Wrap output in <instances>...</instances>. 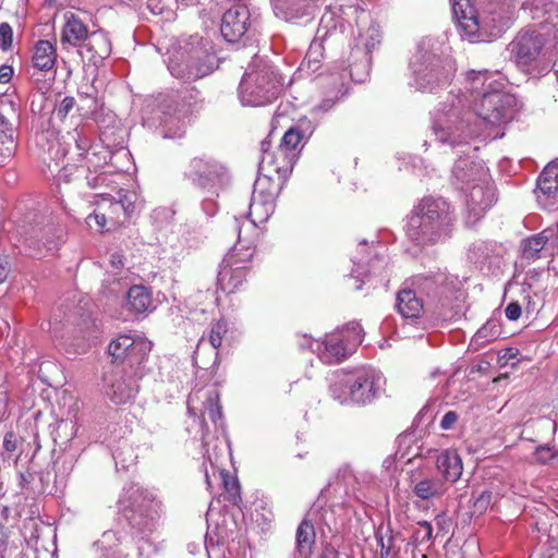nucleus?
I'll return each mask as SVG.
<instances>
[{"instance_id": "obj_1", "label": "nucleus", "mask_w": 558, "mask_h": 558, "mask_svg": "<svg viewBox=\"0 0 558 558\" xmlns=\"http://www.w3.org/2000/svg\"><path fill=\"white\" fill-rule=\"evenodd\" d=\"M487 70L466 74V96L453 97L434 116L433 132L438 142L451 147L466 146L468 140L480 136L483 129L507 123L512 119L514 98L504 92L505 83Z\"/></svg>"}, {"instance_id": "obj_2", "label": "nucleus", "mask_w": 558, "mask_h": 558, "mask_svg": "<svg viewBox=\"0 0 558 558\" xmlns=\"http://www.w3.org/2000/svg\"><path fill=\"white\" fill-rule=\"evenodd\" d=\"M453 19L462 38L490 41L509 27L513 12L500 0H450Z\"/></svg>"}, {"instance_id": "obj_3", "label": "nucleus", "mask_w": 558, "mask_h": 558, "mask_svg": "<svg viewBox=\"0 0 558 558\" xmlns=\"http://www.w3.org/2000/svg\"><path fill=\"white\" fill-rule=\"evenodd\" d=\"M456 215L444 197H423L408 215L407 235L415 245H434L451 236Z\"/></svg>"}, {"instance_id": "obj_4", "label": "nucleus", "mask_w": 558, "mask_h": 558, "mask_svg": "<svg viewBox=\"0 0 558 558\" xmlns=\"http://www.w3.org/2000/svg\"><path fill=\"white\" fill-rule=\"evenodd\" d=\"M545 38L536 31L520 32L509 44L508 50L515 65L531 77H539L551 69L544 52Z\"/></svg>"}, {"instance_id": "obj_5", "label": "nucleus", "mask_w": 558, "mask_h": 558, "mask_svg": "<svg viewBox=\"0 0 558 558\" xmlns=\"http://www.w3.org/2000/svg\"><path fill=\"white\" fill-rule=\"evenodd\" d=\"M355 45L351 49V57L360 58V62L351 68V82L363 83L369 75L372 50L380 44L379 25L373 20L371 13L363 8L355 9Z\"/></svg>"}, {"instance_id": "obj_6", "label": "nucleus", "mask_w": 558, "mask_h": 558, "mask_svg": "<svg viewBox=\"0 0 558 558\" xmlns=\"http://www.w3.org/2000/svg\"><path fill=\"white\" fill-rule=\"evenodd\" d=\"M410 64L413 70L415 86L422 92L432 93L447 85L454 72L450 59L440 58L428 51L423 44L418 45Z\"/></svg>"}, {"instance_id": "obj_7", "label": "nucleus", "mask_w": 558, "mask_h": 558, "mask_svg": "<svg viewBox=\"0 0 558 558\" xmlns=\"http://www.w3.org/2000/svg\"><path fill=\"white\" fill-rule=\"evenodd\" d=\"M151 350V342L146 338L123 333L112 339L107 348L112 363L129 367L130 372L137 371V375L144 372V364Z\"/></svg>"}, {"instance_id": "obj_8", "label": "nucleus", "mask_w": 558, "mask_h": 558, "mask_svg": "<svg viewBox=\"0 0 558 558\" xmlns=\"http://www.w3.org/2000/svg\"><path fill=\"white\" fill-rule=\"evenodd\" d=\"M357 255L351 269L354 290L361 291L365 284L372 286L377 279L380 282L386 279L388 258L385 255L371 247L366 241L359 244Z\"/></svg>"}, {"instance_id": "obj_9", "label": "nucleus", "mask_w": 558, "mask_h": 558, "mask_svg": "<svg viewBox=\"0 0 558 558\" xmlns=\"http://www.w3.org/2000/svg\"><path fill=\"white\" fill-rule=\"evenodd\" d=\"M385 379L373 367L362 366L351 371V405L363 408L380 395Z\"/></svg>"}, {"instance_id": "obj_10", "label": "nucleus", "mask_w": 558, "mask_h": 558, "mask_svg": "<svg viewBox=\"0 0 558 558\" xmlns=\"http://www.w3.org/2000/svg\"><path fill=\"white\" fill-rule=\"evenodd\" d=\"M465 195L466 215L465 223L474 226L480 221L486 211L496 202V189L489 181V175L485 180L470 186Z\"/></svg>"}, {"instance_id": "obj_11", "label": "nucleus", "mask_w": 558, "mask_h": 558, "mask_svg": "<svg viewBox=\"0 0 558 558\" xmlns=\"http://www.w3.org/2000/svg\"><path fill=\"white\" fill-rule=\"evenodd\" d=\"M86 223L89 228H96L97 231L113 232L129 223L125 214L116 199L104 197L97 203L94 211L86 217Z\"/></svg>"}, {"instance_id": "obj_12", "label": "nucleus", "mask_w": 558, "mask_h": 558, "mask_svg": "<svg viewBox=\"0 0 558 558\" xmlns=\"http://www.w3.org/2000/svg\"><path fill=\"white\" fill-rule=\"evenodd\" d=\"M262 157L259 168L267 175H277L278 179L287 178L293 169L296 157L286 150L280 144L272 148L269 140L260 142Z\"/></svg>"}, {"instance_id": "obj_13", "label": "nucleus", "mask_w": 558, "mask_h": 558, "mask_svg": "<svg viewBox=\"0 0 558 558\" xmlns=\"http://www.w3.org/2000/svg\"><path fill=\"white\" fill-rule=\"evenodd\" d=\"M143 375L144 372L137 375V371L130 372L126 368L113 372L109 378L107 396L116 404L132 402L138 392V380Z\"/></svg>"}, {"instance_id": "obj_14", "label": "nucleus", "mask_w": 558, "mask_h": 558, "mask_svg": "<svg viewBox=\"0 0 558 558\" xmlns=\"http://www.w3.org/2000/svg\"><path fill=\"white\" fill-rule=\"evenodd\" d=\"M251 25V12L246 4L235 3L221 19V35L229 43H238Z\"/></svg>"}, {"instance_id": "obj_15", "label": "nucleus", "mask_w": 558, "mask_h": 558, "mask_svg": "<svg viewBox=\"0 0 558 558\" xmlns=\"http://www.w3.org/2000/svg\"><path fill=\"white\" fill-rule=\"evenodd\" d=\"M502 247L496 242L475 241L468 251V258L477 265L481 270L493 271L499 269L501 264Z\"/></svg>"}, {"instance_id": "obj_16", "label": "nucleus", "mask_w": 558, "mask_h": 558, "mask_svg": "<svg viewBox=\"0 0 558 558\" xmlns=\"http://www.w3.org/2000/svg\"><path fill=\"white\" fill-rule=\"evenodd\" d=\"M454 184L462 191L488 177V170L481 163L468 158H459L452 168Z\"/></svg>"}, {"instance_id": "obj_17", "label": "nucleus", "mask_w": 558, "mask_h": 558, "mask_svg": "<svg viewBox=\"0 0 558 558\" xmlns=\"http://www.w3.org/2000/svg\"><path fill=\"white\" fill-rule=\"evenodd\" d=\"M250 268L229 260H223L217 277V284L221 291L232 294L242 290L247 282Z\"/></svg>"}, {"instance_id": "obj_18", "label": "nucleus", "mask_w": 558, "mask_h": 558, "mask_svg": "<svg viewBox=\"0 0 558 558\" xmlns=\"http://www.w3.org/2000/svg\"><path fill=\"white\" fill-rule=\"evenodd\" d=\"M411 286L417 294L426 295L433 301L442 304L448 290L444 274L416 275L411 278Z\"/></svg>"}, {"instance_id": "obj_19", "label": "nucleus", "mask_w": 558, "mask_h": 558, "mask_svg": "<svg viewBox=\"0 0 558 558\" xmlns=\"http://www.w3.org/2000/svg\"><path fill=\"white\" fill-rule=\"evenodd\" d=\"M436 468L445 483H457L463 472L462 459L456 450L446 449L436 458Z\"/></svg>"}, {"instance_id": "obj_20", "label": "nucleus", "mask_w": 558, "mask_h": 558, "mask_svg": "<svg viewBox=\"0 0 558 558\" xmlns=\"http://www.w3.org/2000/svg\"><path fill=\"white\" fill-rule=\"evenodd\" d=\"M56 44L48 39L37 40L32 48L31 63L39 72L47 73L51 71L57 63Z\"/></svg>"}, {"instance_id": "obj_21", "label": "nucleus", "mask_w": 558, "mask_h": 558, "mask_svg": "<svg viewBox=\"0 0 558 558\" xmlns=\"http://www.w3.org/2000/svg\"><path fill=\"white\" fill-rule=\"evenodd\" d=\"M64 20L65 23L61 31V43L78 47L82 43L86 41L90 33L85 23L72 12H66Z\"/></svg>"}, {"instance_id": "obj_22", "label": "nucleus", "mask_w": 558, "mask_h": 558, "mask_svg": "<svg viewBox=\"0 0 558 558\" xmlns=\"http://www.w3.org/2000/svg\"><path fill=\"white\" fill-rule=\"evenodd\" d=\"M537 198L545 197L550 206L558 204V165H548L544 168L537 180Z\"/></svg>"}, {"instance_id": "obj_23", "label": "nucleus", "mask_w": 558, "mask_h": 558, "mask_svg": "<svg viewBox=\"0 0 558 558\" xmlns=\"http://www.w3.org/2000/svg\"><path fill=\"white\" fill-rule=\"evenodd\" d=\"M312 134L310 126L303 128L301 123L293 124L283 133L280 145L298 158Z\"/></svg>"}, {"instance_id": "obj_24", "label": "nucleus", "mask_w": 558, "mask_h": 558, "mask_svg": "<svg viewBox=\"0 0 558 558\" xmlns=\"http://www.w3.org/2000/svg\"><path fill=\"white\" fill-rule=\"evenodd\" d=\"M448 489V485L438 476H423L417 480H413V494L422 499H437L442 497Z\"/></svg>"}, {"instance_id": "obj_25", "label": "nucleus", "mask_w": 558, "mask_h": 558, "mask_svg": "<svg viewBox=\"0 0 558 558\" xmlns=\"http://www.w3.org/2000/svg\"><path fill=\"white\" fill-rule=\"evenodd\" d=\"M396 306L400 315L409 319L420 318L424 311L422 299L412 288H403L398 292Z\"/></svg>"}, {"instance_id": "obj_26", "label": "nucleus", "mask_w": 558, "mask_h": 558, "mask_svg": "<svg viewBox=\"0 0 558 558\" xmlns=\"http://www.w3.org/2000/svg\"><path fill=\"white\" fill-rule=\"evenodd\" d=\"M128 520L131 527L136 533L149 535L156 530L158 513L151 507L144 508L141 506L138 509L132 511Z\"/></svg>"}, {"instance_id": "obj_27", "label": "nucleus", "mask_w": 558, "mask_h": 558, "mask_svg": "<svg viewBox=\"0 0 558 558\" xmlns=\"http://www.w3.org/2000/svg\"><path fill=\"white\" fill-rule=\"evenodd\" d=\"M347 356V339L342 332L337 331L328 335L325 340V351L322 359L329 364L339 363Z\"/></svg>"}, {"instance_id": "obj_28", "label": "nucleus", "mask_w": 558, "mask_h": 558, "mask_svg": "<svg viewBox=\"0 0 558 558\" xmlns=\"http://www.w3.org/2000/svg\"><path fill=\"white\" fill-rule=\"evenodd\" d=\"M85 47L90 53V60L97 62L108 58L111 53V41L104 31L92 32L86 39Z\"/></svg>"}, {"instance_id": "obj_29", "label": "nucleus", "mask_w": 558, "mask_h": 558, "mask_svg": "<svg viewBox=\"0 0 558 558\" xmlns=\"http://www.w3.org/2000/svg\"><path fill=\"white\" fill-rule=\"evenodd\" d=\"M15 149V130L12 124L0 114V167L14 155Z\"/></svg>"}, {"instance_id": "obj_30", "label": "nucleus", "mask_w": 558, "mask_h": 558, "mask_svg": "<svg viewBox=\"0 0 558 558\" xmlns=\"http://www.w3.org/2000/svg\"><path fill=\"white\" fill-rule=\"evenodd\" d=\"M551 230L546 229L537 234L531 235L521 242L522 257L527 260H534L539 257V253L548 242Z\"/></svg>"}, {"instance_id": "obj_31", "label": "nucleus", "mask_w": 558, "mask_h": 558, "mask_svg": "<svg viewBox=\"0 0 558 558\" xmlns=\"http://www.w3.org/2000/svg\"><path fill=\"white\" fill-rule=\"evenodd\" d=\"M151 293L144 286H132L128 292V307L135 314H143L151 306Z\"/></svg>"}, {"instance_id": "obj_32", "label": "nucleus", "mask_w": 558, "mask_h": 558, "mask_svg": "<svg viewBox=\"0 0 558 558\" xmlns=\"http://www.w3.org/2000/svg\"><path fill=\"white\" fill-rule=\"evenodd\" d=\"M316 542V532L308 519H303L296 530V548L300 555L307 556Z\"/></svg>"}, {"instance_id": "obj_33", "label": "nucleus", "mask_w": 558, "mask_h": 558, "mask_svg": "<svg viewBox=\"0 0 558 558\" xmlns=\"http://www.w3.org/2000/svg\"><path fill=\"white\" fill-rule=\"evenodd\" d=\"M259 184L260 183L257 182L255 184V187L253 191L252 201H251V205H250V215L251 216L255 215L260 220H263L264 219L263 216H265V218H267L269 216V214L272 211L275 196H274V194L269 193L264 198L263 191H260L258 187Z\"/></svg>"}, {"instance_id": "obj_34", "label": "nucleus", "mask_w": 558, "mask_h": 558, "mask_svg": "<svg viewBox=\"0 0 558 558\" xmlns=\"http://www.w3.org/2000/svg\"><path fill=\"white\" fill-rule=\"evenodd\" d=\"M120 544L119 534L113 530H108L94 543V547L100 553L99 558H118Z\"/></svg>"}, {"instance_id": "obj_35", "label": "nucleus", "mask_w": 558, "mask_h": 558, "mask_svg": "<svg viewBox=\"0 0 558 558\" xmlns=\"http://www.w3.org/2000/svg\"><path fill=\"white\" fill-rule=\"evenodd\" d=\"M501 333V324L498 319H488L473 336L471 345L482 348L496 340Z\"/></svg>"}, {"instance_id": "obj_36", "label": "nucleus", "mask_w": 558, "mask_h": 558, "mask_svg": "<svg viewBox=\"0 0 558 558\" xmlns=\"http://www.w3.org/2000/svg\"><path fill=\"white\" fill-rule=\"evenodd\" d=\"M219 477L223 487V497L234 506L242 501L240 482L235 475L228 470H220Z\"/></svg>"}, {"instance_id": "obj_37", "label": "nucleus", "mask_w": 558, "mask_h": 558, "mask_svg": "<svg viewBox=\"0 0 558 558\" xmlns=\"http://www.w3.org/2000/svg\"><path fill=\"white\" fill-rule=\"evenodd\" d=\"M254 253L255 246L252 243H245L241 238H239L226 260L240 265L250 262L254 256Z\"/></svg>"}, {"instance_id": "obj_38", "label": "nucleus", "mask_w": 558, "mask_h": 558, "mask_svg": "<svg viewBox=\"0 0 558 558\" xmlns=\"http://www.w3.org/2000/svg\"><path fill=\"white\" fill-rule=\"evenodd\" d=\"M533 456L538 464L546 465L558 457V451H555L554 446L550 444H545L537 446Z\"/></svg>"}, {"instance_id": "obj_39", "label": "nucleus", "mask_w": 558, "mask_h": 558, "mask_svg": "<svg viewBox=\"0 0 558 558\" xmlns=\"http://www.w3.org/2000/svg\"><path fill=\"white\" fill-rule=\"evenodd\" d=\"M227 331L228 327L225 320H217L213 324L208 336V340L213 348L218 349L222 344V340Z\"/></svg>"}, {"instance_id": "obj_40", "label": "nucleus", "mask_w": 558, "mask_h": 558, "mask_svg": "<svg viewBox=\"0 0 558 558\" xmlns=\"http://www.w3.org/2000/svg\"><path fill=\"white\" fill-rule=\"evenodd\" d=\"M492 502V492L483 490L473 501L471 511L473 515L483 514Z\"/></svg>"}, {"instance_id": "obj_41", "label": "nucleus", "mask_w": 558, "mask_h": 558, "mask_svg": "<svg viewBox=\"0 0 558 558\" xmlns=\"http://www.w3.org/2000/svg\"><path fill=\"white\" fill-rule=\"evenodd\" d=\"M433 537V526L428 521L417 522V529L414 532V541L418 544H425Z\"/></svg>"}, {"instance_id": "obj_42", "label": "nucleus", "mask_w": 558, "mask_h": 558, "mask_svg": "<svg viewBox=\"0 0 558 558\" xmlns=\"http://www.w3.org/2000/svg\"><path fill=\"white\" fill-rule=\"evenodd\" d=\"M13 45V29L7 22L0 23V50L8 51Z\"/></svg>"}, {"instance_id": "obj_43", "label": "nucleus", "mask_w": 558, "mask_h": 558, "mask_svg": "<svg viewBox=\"0 0 558 558\" xmlns=\"http://www.w3.org/2000/svg\"><path fill=\"white\" fill-rule=\"evenodd\" d=\"M519 350L514 348H505L498 352V363L501 367L511 363V366H515L519 362Z\"/></svg>"}, {"instance_id": "obj_44", "label": "nucleus", "mask_w": 558, "mask_h": 558, "mask_svg": "<svg viewBox=\"0 0 558 558\" xmlns=\"http://www.w3.org/2000/svg\"><path fill=\"white\" fill-rule=\"evenodd\" d=\"M135 194L134 193H125L123 195H120L119 201H116V204H118L120 207H122L126 220L130 222V219L135 210Z\"/></svg>"}, {"instance_id": "obj_45", "label": "nucleus", "mask_w": 558, "mask_h": 558, "mask_svg": "<svg viewBox=\"0 0 558 558\" xmlns=\"http://www.w3.org/2000/svg\"><path fill=\"white\" fill-rule=\"evenodd\" d=\"M206 411L209 415V418L216 423L219 418H221V407L218 401V396L209 395L206 399L205 403Z\"/></svg>"}, {"instance_id": "obj_46", "label": "nucleus", "mask_w": 558, "mask_h": 558, "mask_svg": "<svg viewBox=\"0 0 558 558\" xmlns=\"http://www.w3.org/2000/svg\"><path fill=\"white\" fill-rule=\"evenodd\" d=\"M377 543L380 546L379 558H395L397 551L393 549L392 536L384 538V536H377Z\"/></svg>"}, {"instance_id": "obj_47", "label": "nucleus", "mask_w": 558, "mask_h": 558, "mask_svg": "<svg viewBox=\"0 0 558 558\" xmlns=\"http://www.w3.org/2000/svg\"><path fill=\"white\" fill-rule=\"evenodd\" d=\"M75 105V99L71 96H66L62 99L60 105L56 108V114L60 120L66 118L69 112L73 109Z\"/></svg>"}, {"instance_id": "obj_48", "label": "nucleus", "mask_w": 558, "mask_h": 558, "mask_svg": "<svg viewBox=\"0 0 558 558\" xmlns=\"http://www.w3.org/2000/svg\"><path fill=\"white\" fill-rule=\"evenodd\" d=\"M522 314V307L518 301H511L505 308L506 317L511 320H518Z\"/></svg>"}, {"instance_id": "obj_49", "label": "nucleus", "mask_w": 558, "mask_h": 558, "mask_svg": "<svg viewBox=\"0 0 558 558\" xmlns=\"http://www.w3.org/2000/svg\"><path fill=\"white\" fill-rule=\"evenodd\" d=\"M459 415L454 411H448L445 413L440 421V428L444 430L451 429L454 424L458 422Z\"/></svg>"}, {"instance_id": "obj_50", "label": "nucleus", "mask_w": 558, "mask_h": 558, "mask_svg": "<svg viewBox=\"0 0 558 558\" xmlns=\"http://www.w3.org/2000/svg\"><path fill=\"white\" fill-rule=\"evenodd\" d=\"M363 341V330L359 323L351 322V344L359 345Z\"/></svg>"}, {"instance_id": "obj_51", "label": "nucleus", "mask_w": 558, "mask_h": 558, "mask_svg": "<svg viewBox=\"0 0 558 558\" xmlns=\"http://www.w3.org/2000/svg\"><path fill=\"white\" fill-rule=\"evenodd\" d=\"M13 76V68L11 65L3 64L0 66V84H7Z\"/></svg>"}, {"instance_id": "obj_52", "label": "nucleus", "mask_w": 558, "mask_h": 558, "mask_svg": "<svg viewBox=\"0 0 558 558\" xmlns=\"http://www.w3.org/2000/svg\"><path fill=\"white\" fill-rule=\"evenodd\" d=\"M110 264L116 269H121L124 266L123 255L119 252L112 253L110 255Z\"/></svg>"}, {"instance_id": "obj_53", "label": "nucleus", "mask_w": 558, "mask_h": 558, "mask_svg": "<svg viewBox=\"0 0 558 558\" xmlns=\"http://www.w3.org/2000/svg\"><path fill=\"white\" fill-rule=\"evenodd\" d=\"M3 447L7 451H14L16 449V441L14 439V435L9 433L5 435L3 440Z\"/></svg>"}, {"instance_id": "obj_54", "label": "nucleus", "mask_w": 558, "mask_h": 558, "mask_svg": "<svg viewBox=\"0 0 558 558\" xmlns=\"http://www.w3.org/2000/svg\"><path fill=\"white\" fill-rule=\"evenodd\" d=\"M191 167L195 170V171H199L202 169H207L208 168V162L205 161L204 159L202 158H194L192 161H191Z\"/></svg>"}, {"instance_id": "obj_55", "label": "nucleus", "mask_w": 558, "mask_h": 558, "mask_svg": "<svg viewBox=\"0 0 558 558\" xmlns=\"http://www.w3.org/2000/svg\"><path fill=\"white\" fill-rule=\"evenodd\" d=\"M8 262L5 259L0 258V284L5 281V279L8 278Z\"/></svg>"}, {"instance_id": "obj_56", "label": "nucleus", "mask_w": 558, "mask_h": 558, "mask_svg": "<svg viewBox=\"0 0 558 558\" xmlns=\"http://www.w3.org/2000/svg\"><path fill=\"white\" fill-rule=\"evenodd\" d=\"M9 538L7 527L0 523V546L5 545Z\"/></svg>"}, {"instance_id": "obj_57", "label": "nucleus", "mask_w": 558, "mask_h": 558, "mask_svg": "<svg viewBox=\"0 0 558 558\" xmlns=\"http://www.w3.org/2000/svg\"><path fill=\"white\" fill-rule=\"evenodd\" d=\"M320 558H338V553L332 548H326Z\"/></svg>"}, {"instance_id": "obj_58", "label": "nucleus", "mask_w": 558, "mask_h": 558, "mask_svg": "<svg viewBox=\"0 0 558 558\" xmlns=\"http://www.w3.org/2000/svg\"><path fill=\"white\" fill-rule=\"evenodd\" d=\"M542 423L546 425V428H550L553 434H556L557 432V424L556 422H549L548 420H543Z\"/></svg>"}, {"instance_id": "obj_59", "label": "nucleus", "mask_w": 558, "mask_h": 558, "mask_svg": "<svg viewBox=\"0 0 558 558\" xmlns=\"http://www.w3.org/2000/svg\"><path fill=\"white\" fill-rule=\"evenodd\" d=\"M87 146H88V143H87V142H85L84 144H83V143L77 144V147H78L80 149H82V150L87 149Z\"/></svg>"}, {"instance_id": "obj_60", "label": "nucleus", "mask_w": 558, "mask_h": 558, "mask_svg": "<svg viewBox=\"0 0 558 558\" xmlns=\"http://www.w3.org/2000/svg\"><path fill=\"white\" fill-rule=\"evenodd\" d=\"M332 392H333L336 399H340V396L336 395V386L332 387Z\"/></svg>"}, {"instance_id": "obj_61", "label": "nucleus", "mask_w": 558, "mask_h": 558, "mask_svg": "<svg viewBox=\"0 0 558 558\" xmlns=\"http://www.w3.org/2000/svg\"><path fill=\"white\" fill-rule=\"evenodd\" d=\"M206 483H207L208 485H210V482H209L208 475H206Z\"/></svg>"}, {"instance_id": "obj_62", "label": "nucleus", "mask_w": 558, "mask_h": 558, "mask_svg": "<svg viewBox=\"0 0 558 558\" xmlns=\"http://www.w3.org/2000/svg\"><path fill=\"white\" fill-rule=\"evenodd\" d=\"M484 369V366L478 365V371Z\"/></svg>"}, {"instance_id": "obj_63", "label": "nucleus", "mask_w": 558, "mask_h": 558, "mask_svg": "<svg viewBox=\"0 0 558 558\" xmlns=\"http://www.w3.org/2000/svg\"><path fill=\"white\" fill-rule=\"evenodd\" d=\"M484 369V366L478 365V371Z\"/></svg>"}]
</instances>
